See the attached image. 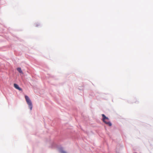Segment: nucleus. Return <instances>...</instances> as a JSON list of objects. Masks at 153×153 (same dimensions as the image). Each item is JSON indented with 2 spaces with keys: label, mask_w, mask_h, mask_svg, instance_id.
Wrapping results in <instances>:
<instances>
[{
  "label": "nucleus",
  "mask_w": 153,
  "mask_h": 153,
  "mask_svg": "<svg viewBox=\"0 0 153 153\" xmlns=\"http://www.w3.org/2000/svg\"><path fill=\"white\" fill-rule=\"evenodd\" d=\"M61 153H67L66 152L64 151H61Z\"/></svg>",
  "instance_id": "6"
},
{
  "label": "nucleus",
  "mask_w": 153,
  "mask_h": 153,
  "mask_svg": "<svg viewBox=\"0 0 153 153\" xmlns=\"http://www.w3.org/2000/svg\"><path fill=\"white\" fill-rule=\"evenodd\" d=\"M17 70L18 71V72H19L20 73H21L22 74H23V72H22V70H21V68H17Z\"/></svg>",
  "instance_id": "4"
},
{
  "label": "nucleus",
  "mask_w": 153,
  "mask_h": 153,
  "mask_svg": "<svg viewBox=\"0 0 153 153\" xmlns=\"http://www.w3.org/2000/svg\"><path fill=\"white\" fill-rule=\"evenodd\" d=\"M14 87L16 89L19 90V91L22 90V89L20 88L17 84H14Z\"/></svg>",
  "instance_id": "3"
},
{
  "label": "nucleus",
  "mask_w": 153,
  "mask_h": 153,
  "mask_svg": "<svg viewBox=\"0 0 153 153\" xmlns=\"http://www.w3.org/2000/svg\"><path fill=\"white\" fill-rule=\"evenodd\" d=\"M102 115L103 117L102 120L104 122L109 126H111L112 125V124L109 121L108 118L107 117H106L104 114H102Z\"/></svg>",
  "instance_id": "1"
},
{
  "label": "nucleus",
  "mask_w": 153,
  "mask_h": 153,
  "mask_svg": "<svg viewBox=\"0 0 153 153\" xmlns=\"http://www.w3.org/2000/svg\"><path fill=\"white\" fill-rule=\"evenodd\" d=\"M25 99L26 101L29 105V107L30 110H32V102L30 99L29 97L27 96H25Z\"/></svg>",
  "instance_id": "2"
},
{
  "label": "nucleus",
  "mask_w": 153,
  "mask_h": 153,
  "mask_svg": "<svg viewBox=\"0 0 153 153\" xmlns=\"http://www.w3.org/2000/svg\"><path fill=\"white\" fill-rule=\"evenodd\" d=\"M35 25L36 27H38L39 25L37 24H36Z\"/></svg>",
  "instance_id": "5"
}]
</instances>
